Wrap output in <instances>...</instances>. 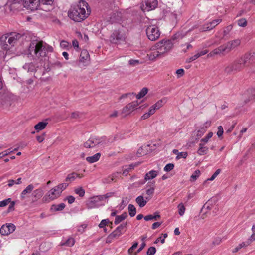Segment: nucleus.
I'll list each match as a JSON object with an SVG mask.
<instances>
[{
    "label": "nucleus",
    "mask_w": 255,
    "mask_h": 255,
    "mask_svg": "<svg viewBox=\"0 0 255 255\" xmlns=\"http://www.w3.org/2000/svg\"><path fill=\"white\" fill-rule=\"evenodd\" d=\"M29 53L35 59L44 57L48 52L53 51V48L42 41L33 40L29 47Z\"/></svg>",
    "instance_id": "f257e3e1"
},
{
    "label": "nucleus",
    "mask_w": 255,
    "mask_h": 255,
    "mask_svg": "<svg viewBox=\"0 0 255 255\" xmlns=\"http://www.w3.org/2000/svg\"><path fill=\"white\" fill-rule=\"evenodd\" d=\"M89 13L88 3L83 0H81L77 5L69 10L68 16L75 22H81L86 19Z\"/></svg>",
    "instance_id": "f03ea898"
},
{
    "label": "nucleus",
    "mask_w": 255,
    "mask_h": 255,
    "mask_svg": "<svg viewBox=\"0 0 255 255\" xmlns=\"http://www.w3.org/2000/svg\"><path fill=\"white\" fill-rule=\"evenodd\" d=\"M173 43L171 40H162L155 45V50L152 51L148 55L151 60L162 57L169 52L173 47Z\"/></svg>",
    "instance_id": "7ed1b4c3"
},
{
    "label": "nucleus",
    "mask_w": 255,
    "mask_h": 255,
    "mask_svg": "<svg viewBox=\"0 0 255 255\" xmlns=\"http://www.w3.org/2000/svg\"><path fill=\"white\" fill-rule=\"evenodd\" d=\"M240 44L241 41L239 39L229 41L211 51L207 55V57H211L217 55H225L239 46Z\"/></svg>",
    "instance_id": "20e7f679"
},
{
    "label": "nucleus",
    "mask_w": 255,
    "mask_h": 255,
    "mask_svg": "<svg viewBox=\"0 0 255 255\" xmlns=\"http://www.w3.org/2000/svg\"><path fill=\"white\" fill-rule=\"evenodd\" d=\"M250 63V55L245 54L233 63L228 65L225 68L227 74L235 73L242 70Z\"/></svg>",
    "instance_id": "39448f33"
},
{
    "label": "nucleus",
    "mask_w": 255,
    "mask_h": 255,
    "mask_svg": "<svg viewBox=\"0 0 255 255\" xmlns=\"http://www.w3.org/2000/svg\"><path fill=\"white\" fill-rule=\"evenodd\" d=\"M21 37L22 35L17 32L5 34L0 38L1 46L4 50H9L17 43Z\"/></svg>",
    "instance_id": "423d86ee"
},
{
    "label": "nucleus",
    "mask_w": 255,
    "mask_h": 255,
    "mask_svg": "<svg viewBox=\"0 0 255 255\" xmlns=\"http://www.w3.org/2000/svg\"><path fill=\"white\" fill-rule=\"evenodd\" d=\"M126 32L123 30H115L110 37V41L112 43L121 44L126 41Z\"/></svg>",
    "instance_id": "0eeeda50"
},
{
    "label": "nucleus",
    "mask_w": 255,
    "mask_h": 255,
    "mask_svg": "<svg viewBox=\"0 0 255 255\" xmlns=\"http://www.w3.org/2000/svg\"><path fill=\"white\" fill-rule=\"evenodd\" d=\"M146 35L150 40L155 41L159 38L160 32L156 26L149 25L146 28Z\"/></svg>",
    "instance_id": "6e6552de"
},
{
    "label": "nucleus",
    "mask_w": 255,
    "mask_h": 255,
    "mask_svg": "<svg viewBox=\"0 0 255 255\" xmlns=\"http://www.w3.org/2000/svg\"><path fill=\"white\" fill-rule=\"evenodd\" d=\"M40 0H23V6L25 8L31 11H34L40 8Z\"/></svg>",
    "instance_id": "1a4fd4ad"
},
{
    "label": "nucleus",
    "mask_w": 255,
    "mask_h": 255,
    "mask_svg": "<svg viewBox=\"0 0 255 255\" xmlns=\"http://www.w3.org/2000/svg\"><path fill=\"white\" fill-rule=\"evenodd\" d=\"M101 198L102 197H100V196H96L90 198L87 202V207L88 209H92L102 206Z\"/></svg>",
    "instance_id": "9d476101"
},
{
    "label": "nucleus",
    "mask_w": 255,
    "mask_h": 255,
    "mask_svg": "<svg viewBox=\"0 0 255 255\" xmlns=\"http://www.w3.org/2000/svg\"><path fill=\"white\" fill-rule=\"evenodd\" d=\"M90 55L86 50H83L81 52L78 65L79 66H85L89 63Z\"/></svg>",
    "instance_id": "9b49d317"
},
{
    "label": "nucleus",
    "mask_w": 255,
    "mask_h": 255,
    "mask_svg": "<svg viewBox=\"0 0 255 255\" xmlns=\"http://www.w3.org/2000/svg\"><path fill=\"white\" fill-rule=\"evenodd\" d=\"M138 105L139 104L137 101L130 103L123 108L122 113L126 116L128 115L137 109Z\"/></svg>",
    "instance_id": "f8f14e48"
},
{
    "label": "nucleus",
    "mask_w": 255,
    "mask_h": 255,
    "mask_svg": "<svg viewBox=\"0 0 255 255\" xmlns=\"http://www.w3.org/2000/svg\"><path fill=\"white\" fill-rule=\"evenodd\" d=\"M222 21L221 19H217L213 20L211 22H208L206 24L203 25L200 29V31H206L210 30L215 28L217 25H218Z\"/></svg>",
    "instance_id": "ddd939ff"
},
{
    "label": "nucleus",
    "mask_w": 255,
    "mask_h": 255,
    "mask_svg": "<svg viewBox=\"0 0 255 255\" xmlns=\"http://www.w3.org/2000/svg\"><path fill=\"white\" fill-rule=\"evenodd\" d=\"M15 229V226L13 224L3 225L0 229V233L2 235H8L12 233Z\"/></svg>",
    "instance_id": "4468645a"
},
{
    "label": "nucleus",
    "mask_w": 255,
    "mask_h": 255,
    "mask_svg": "<svg viewBox=\"0 0 255 255\" xmlns=\"http://www.w3.org/2000/svg\"><path fill=\"white\" fill-rule=\"evenodd\" d=\"M40 9L45 11H49L53 9L54 0H40Z\"/></svg>",
    "instance_id": "2eb2a0df"
},
{
    "label": "nucleus",
    "mask_w": 255,
    "mask_h": 255,
    "mask_svg": "<svg viewBox=\"0 0 255 255\" xmlns=\"http://www.w3.org/2000/svg\"><path fill=\"white\" fill-rule=\"evenodd\" d=\"M146 187L149 188L146 190V193L148 196L147 197H146V199L149 200L151 199L154 193V190L155 188V182H148L146 185Z\"/></svg>",
    "instance_id": "dca6fc26"
},
{
    "label": "nucleus",
    "mask_w": 255,
    "mask_h": 255,
    "mask_svg": "<svg viewBox=\"0 0 255 255\" xmlns=\"http://www.w3.org/2000/svg\"><path fill=\"white\" fill-rule=\"evenodd\" d=\"M100 143L101 141L100 139L94 137H91L88 140L84 143V146L86 148H93Z\"/></svg>",
    "instance_id": "f3484780"
},
{
    "label": "nucleus",
    "mask_w": 255,
    "mask_h": 255,
    "mask_svg": "<svg viewBox=\"0 0 255 255\" xmlns=\"http://www.w3.org/2000/svg\"><path fill=\"white\" fill-rule=\"evenodd\" d=\"M60 194L61 193L56 189V187H54L47 193L46 196L43 199H45L46 196H47L49 199L53 200L58 198L60 195Z\"/></svg>",
    "instance_id": "a211bd4d"
},
{
    "label": "nucleus",
    "mask_w": 255,
    "mask_h": 255,
    "mask_svg": "<svg viewBox=\"0 0 255 255\" xmlns=\"http://www.w3.org/2000/svg\"><path fill=\"white\" fill-rule=\"evenodd\" d=\"M248 98L246 95L244 96L245 104H247L250 102L253 101L255 99V87L249 89L247 91Z\"/></svg>",
    "instance_id": "6ab92c4d"
},
{
    "label": "nucleus",
    "mask_w": 255,
    "mask_h": 255,
    "mask_svg": "<svg viewBox=\"0 0 255 255\" xmlns=\"http://www.w3.org/2000/svg\"><path fill=\"white\" fill-rule=\"evenodd\" d=\"M145 9L147 11H150L154 9L158 4L157 0H145Z\"/></svg>",
    "instance_id": "aec40b11"
},
{
    "label": "nucleus",
    "mask_w": 255,
    "mask_h": 255,
    "mask_svg": "<svg viewBox=\"0 0 255 255\" xmlns=\"http://www.w3.org/2000/svg\"><path fill=\"white\" fill-rule=\"evenodd\" d=\"M166 102V100L165 98L159 100L150 107V109L155 113L156 111L161 108Z\"/></svg>",
    "instance_id": "412c9836"
},
{
    "label": "nucleus",
    "mask_w": 255,
    "mask_h": 255,
    "mask_svg": "<svg viewBox=\"0 0 255 255\" xmlns=\"http://www.w3.org/2000/svg\"><path fill=\"white\" fill-rule=\"evenodd\" d=\"M83 177V174H78L76 172H72L69 174L65 179L66 182H72L74 181L76 178H82Z\"/></svg>",
    "instance_id": "4be33fe9"
},
{
    "label": "nucleus",
    "mask_w": 255,
    "mask_h": 255,
    "mask_svg": "<svg viewBox=\"0 0 255 255\" xmlns=\"http://www.w3.org/2000/svg\"><path fill=\"white\" fill-rule=\"evenodd\" d=\"M34 187L33 184H29L28 185L25 189H24L22 192L20 194V198L22 200H24L26 198V195L27 194H30L33 189H34Z\"/></svg>",
    "instance_id": "5701e85b"
},
{
    "label": "nucleus",
    "mask_w": 255,
    "mask_h": 255,
    "mask_svg": "<svg viewBox=\"0 0 255 255\" xmlns=\"http://www.w3.org/2000/svg\"><path fill=\"white\" fill-rule=\"evenodd\" d=\"M158 174V171L156 170H152L147 172L144 177L145 181L153 179L157 177Z\"/></svg>",
    "instance_id": "b1692460"
},
{
    "label": "nucleus",
    "mask_w": 255,
    "mask_h": 255,
    "mask_svg": "<svg viewBox=\"0 0 255 255\" xmlns=\"http://www.w3.org/2000/svg\"><path fill=\"white\" fill-rule=\"evenodd\" d=\"M75 242V240L74 238L70 237L66 240H62V241L60 243V245L66 246L68 247H72Z\"/></svg>",
    "instance_id": "393cba45"
},
{
    "label": "nucleus",
    "mask_w": 255,
    "mask_h": 255,
    "mask_svg": "<svg viewBox=\"0 0 255 255\" xmlns=\"http://www.w3.org/2000/svg\"><path fill=\"white\" fill-rule=\"evenodd\" d=\"M199 149L197 153L199 155H204L207 154L208 151V148L205 146L204 143H200L199 144Z\"/></svg>",
    "instance_id": "a878e982"
},
{
    "label": "nucleus",
    "mask_w": 255,
    "mask_h": 255,
    "mask_svg": "<svg viewBox=\"0 0 255 255\" xmlns=\"http://www.w3.org/2000/svg\"><path fill=\"white\" fill-rule=\"evenodd\" d=\"M43 195V190L41 188H38L34 190L32 193V196L35 199H40Z\"/></svg>",
    "instance_id": "bb28decb"
},
{
    "label": "nucleus",
    "mask_w": 255,
    "mask_h": 255,
    "mask_svg": "<svg viewBox=\"0 0 255 255\" xmlns=\"http://www.w3.org/2000/svg\"><path fill=\"white\" fill-rule=\"evenodd\" d=\"M136 202L138 204L140 207H143L146 204L148 200H146V198L144 199L143 196L140 195L138 196L136 198Z\"/></svg>",
    "instance_id": "cd10ccee"
},
{
    "label": "nucleus",
    "mask_w": 255,
    "mask_h": 255,
    "mask_svg": "<svg viewBox=\"0 0 255 255\" xmlns=\"http://www.w3.org/2000/svg\"><path fill=\"white\" fill-rule=\"evenodd\" d=\"M128 217V214L126 212L123 213L120 215L116 216L114 221V223L116 225L118 224Z\"/></svg>",
    "instance_id": "c85d7f7f"
},
{
    "label": "nucleus",
    "mask_w": 255,
    "mask_h": 255,
    "mask_svg": "<svg viewBox=\"0 0 255 255\" xmlns=\"http://www.w3.org/2000/svg\"><path fill=\"white\" fill-rule=\"evenodd\" d=\"M47 124L48 123L46 122H39L38 124L35 125L34 128L37 132H38L44 129L47 125Z\"/></svg>",
    "instance_id": "c756f323"
},
{
    "label": "nucleus",
    "mask_w": 255,
    "mask_h": 255,
    "mask_svg": "<svg viewBox=\"0 0 255 255\" xmlns=\"http://www.w3.org/2000/svg\"><path fill=\"white\" fill-rule=\"evenodd\" d=\"M100 156V153H97L94 155L93 156L87 157L86 158V160L90 163H94L99 160Z\"/></svg>",
    "instance_id": "7c9ffc66"
},
{
    "label": "nucleus",
    "mask_w": 255,
    "mask_h": 255,
    "mask_svg": "<svg viewBox=\"0 0 255 255\" xmlns=\"http://www.w3.org/2000/svg\"><path fill=\"white\" fill-rule=\"evenodd\" d=\"M23 68L28 72H34L36 70V67L33 63H28L24 64Z\"/></svg>",
    "instance_id": "2f4dec72"
},
{
    "label": "nucleus",
    "mask_w": 255,
    "mask_h": 255,
    "mask_svg": "<svg viewBox=\"0 0 255 255\" xmlns=\"http://www.w3.org/2000/svg\"><path fill=\"white\" fill-rule=\"evenodd\" d=\"M160 218V215L159 213L155 212L154 215H148L144 217V220L146 221L149 220H157Z\"/></svg>",
    "instance_id": "473e14b6"
},
{
    "label": "nucleus",
    "mask_w": 255,
    "mask_h": 255,
    "mask_svg": "<svg viewBox=\"0 0 255 255\" xmlns=\"http://www.w3.org/2000/svg\"><path fill=\"white\" fill-rule=\"evenodd\" d=\"M117 173H114L108 177L103 179V182L105 184H110L113 181H115V178L117 177Z\"/></svg>",
    "instance_id": "72a5a7b5"
},
{
    "label": "nucleus",
    "mask_w": 255,
    "mask_h": 255,
    "mask_svg": "<svg viewBox=\"0 0 255 255\" xmlns=\"http://www.w3.org/2000/svg\"><path fill=\"white\" fill-rule=\"evenodd\" d=\"M65 204L62 203L58 205H53L51 206V209L56 211H61L65 208Z\"/></svg>",
    "instance_id": "f704fd0d"
},
{
    "label": "nucleus",
    "mask_w": 255,
    "mask_h": 255,
    "mask_svg": "<svg viewBox=\"0 0 255 255\" xmlns=\"http://www.w3.org/2000/svg\"><path fill=\"white\" fill-rule=\"evenodd\" d=\"M122 234L117 229H115L113 232H112L109 236L108 238L109 239L112 240L114 238L119 237Z\"/></svg>",
    "instance_id": "c9c22d12"
},
{
    "label": "nucleus",
    "mask_w": 255,
    "mask_h": 255,
    "mask_svg": "<svg viewBox=\"0 0 255 255\" xmlns=\"http://www.w3.org/2000/svg\"><path fill=\"white\" fill-rule=\"evenodd\" d=\"M128 209L129 215L131 217L134 216L136 213V208L135 207V206L132 204H129L128 205Z\"/></svg>",
    "instance_id": "e433bc0d"
},
{
    "label": "nucleus",
    "mask_w": 255,
    "mask_h": 255,
    "mask_svg": "<svg viewBox=\"0 0 255 255\" xmlns=\"http://www.w3.org/2000/svg\"><path fill=\"white\" fill-rule=\"evenodd\" d=\"M148 92V89L147 88H143L140 91V92L136 95V97L137 99H141Z\"/></svg>",
    "instance_id": "4c0bfd02"
},
{
    "label": "nucleus",
    "mask_w": 255,
    "mask_h": 255,
    "mask_svg": "<svg viewBox=\"0 0 255 255\" xmlns=\"http://www.w3.org/2000/svg\"><path fill=\"white\" fill-rule=\"evenodd\" d=\"M201 174L200 171L199 170H196L194 171V172L192 174L190 177L191 181H195L197 178H198Z\"/></svg>",
    "instance_id": "58836bf2"
},
{
    "label": "nucleus",
    "mask_w": 255,
    "mask_h": 255,
    "mask_svg": "<svg viewBox=\"0 0 255 255\" xmlns=\"http://www.w3.org/2000/svg\"><path fill=\"white\" fill-rule=\"evenodd\" d=\"M74 191L80 197H83L85 193V190L82 187L77 188L75 189Z\"/></svg>",
    "instance_id": "ea45409f"
},
{
    "label": "nucleus",
    "mask_w": 255,
    "mask_h": 255,
    "mask_svg": "<svg viewBox=\"0 0 255 255\" xmlns=\"http://www.w3.org/2000/svg\"><path fill=\"white\" fill-rule=\"evenodd\" d=\"M139 164H137L136 165H133L131 164L127 168L125 169L123 171V175L124 176H127L129 172L134 168V167L137 165H138Z\"/></svg>",
    "instance_id": "a19ab883"
},
{
    "label": "nucleus",
    "mask_w": 255,
    "mask_h": 255,
    "mask_svg": "<svg viewBox=\"0 0 255 255\" xmlns=\"http://www.w3.org/2000/svg\"><path fill=\"white\" fill-rule=\"evenodd\" d=\"M68 183H63L59 184L58 185L55 186L56 187V189L58 190V191L61 193L63 190L65 189L66 187L68 186Z\"/></svg>",
    "instance_id": "79ce46f5"
},
{
    "label": "nucleus",
    "mask_w": 255,
    "mask_h": 255,
    "mask_svg": "<svg viewBox=\"0 0 255 255\" xmlns=\"http://www.w3.org/2000/svg\"><path fill=\"white\" fill-rule=\"evenodd\" d=\"M179 214L180 216H183L185 211V207L183 203H180L178 206Z\"/></svg>",
    "instance_id": "37998d69"
},
{
    "label": "nucleus",
    "mask_w": 255,
    "mask_h": 255,
    "mask_svg": "<svg viewBox=\"0 0 255 255\" xmlns=\"http://www.w3.org/2000/svg\"><path fill=\"white\" fill-rule=\"evenodd\" d=\"M154 113L150 109H149V111L147 113H145L141 117V120H145L148 119L149 117H150L151 115H153Z\"/></svg>",
    "instance_id": "c03bdc74"
},
{
    "label": "nucleus",
    "mask_w": 255,
    "mask_h": 255,
    "mask_svg": "<svg viewBox=\"0 0 255 255\" xmlns=\"http://www.w3.org/2000/svg\"><path fill=\"white\" fill-rule=\"evenodd\" d=\"M127 224V223L121 224L120 226L117 227L116 229L121 232V233L122 234L124 232L126 231Z\"/></svg>",
    "instance_id": "a18cd8bd"
},
{
    "label": "nucleus",
    "mask_w": 255,
    "mask_h": 255,
    "mask_svg": "<svg viewBox=\"0 0 255 255\" xmlns=\"http://www.w3.org/2000/svg\"><path fill=\"white\" fill-rule=\"evenodd\" d=\"M110 223V221L108 219L102 220L99 225V227L100 228H104L106 225Z\"/></svg>",
    "instance_id": "49530a36"
},
{
    "label": "nucleus",
    "mask_w": 255,
    "mask_h": 255,
    "mask_svg": "<svg viewBox=\"0 0 255 255\" xmlns=\"http://www.w3.org/2000/svg\"><path fill=\"white\" fill-rule=\"evenodd\" d=\"M174 167V165L172 163L167 164L164 168V170L166 172L171 171Z\"/></svg>",
    "instance_id": "de8ad7c7"
},
{
    "label": "nucleus",
    "mask_w": 255,
    "mask_h": 255,
    "mask_svg": "<svg viewBox=\"0 0 255 255\" xmlns=\"http://www.w3.org/2000/svg\"><path fill=\"white\" fill-rule=\"evenodd\" d=\"M10 202H11V198H8V199L3 200L0 202V207H2L6 206Z\"/></svg>",
    "instance_id": "09e8293b"
},
{
    "label": "nucleus",
    "mask_w": 255,
    "mask_h": 255,
    "mask_svg": "<svg viewBox=\"0 0 255 255\" xmlns=\"http://www.w3.org/2000/svg\"><path fill=\"white\" fill-rule=\"evenodd\" d=\"M156 251V248L154 247H150L147 250V254L148 255H154Z\"/></svg>",
    "instance_id": "8fccbe9b"
},
{
    "label": "nucleus",
    "mask_w": 255,
    "mask_h": 255,
    "mask_svg": "<svg viewBox=\"0 0 255 255\" xmlns=\"http://www.w3.org/2000/svg\"><path fill=\"white\" fill-rule=\"evenodd\" d=\"M187 156V153L186 152H179L178 155L176 156L177 159H179L182 158H186Z\"/></svg>",
    "instance_id": "3c124183"
},
{
    "label": "nucleus",
    "mask_w": 255,
    "mask_h": 255,
    "mask_svg": "<svg viewBox=\"0 0 255 255\" xmlns=\"http://www.w3.org/2000/svg\"><path fill=\"white\" fill-rule=\"evenodd\" d=\"M146 154V152L145 151H144V149L143 147H140L137 152V155L138 156H142L145 154Z\"/></svg>",
    "instance_id": "603ef678"
},
{
    "label": "nucleus",
    "mask_w": 255,
    "mask_h": 255,
    "mask_svg": "<svg viewBox=\"0 0 255 255\" xmlns=\"http://www.w3.org/2000/svg\"><path fill=\"white\" fill-rule=\"evenodd\" d=\"M247 21L245 19H241L238 21V24L241 27H245L247 25Z\"/></svg>",
    "instance_id": "864d4df0"
},
{
    "label": "nucleus",
    "mask_w": 255,
    "mask_h": 255,
    "mask_svg": "<svg viewBox=\"0 0 255 255\" xmlns=\"http://www.w3.org/2000/svg\"><path fill=\"white\" fill-rule=\"evenodd\" d=\"M205 131H206L205 130V129H202V128L201 127L197 132V138L199 139L201 136H202L204 133L205 132Z\"/></svg>",
    "instance_id": "5fc2aeb1"
},
{
    "label": "nucleus",
    "mask_w": 255,
    "mask_h": 255,
    "mask_svg": "<svg viewBox=\"0 0 255 255\" xmlns=\"http://www.w3.org/2000/svg\"><path fill=\"white\" fill-rule=\"evenodd\" d=\"M211 125V121H206L204 124L201 127L202 128V129H205V131H206L207 129L209 127H210Z\"/></svg>",
    "instance_id": "6e6d98bb"
},
{
    "label": "nucleus",
    "mask_w": 255,
    "mask_h": 255,
    "mask_svg": "<svg viewBox=\"0 0 255 255\" xmlns=\"http://www.w3.org/2000/svg\"><path fill=\"white\" fill-rule=\"evenodd\" d=\"M138 243L137 242H135L133 245L128 249V253L129 254H131L133 251V250L136 249L138 246Z\"/></svg>",
    "instance_id": "4d7b16f0"
},
{
    "label": "nucleus",
    "mask_w": 255,
    "mask_h": 255,
    "mask_svg": "<svg viewBox=\"0 0 255 255\" xmlns=\"http://www.w3.org/2000/svg\"><path fill=\"white\" fill-rule=\"evenodd\" d=\"M223 128L222 126H220L218 127V131L217 134L219 137H221L223 134Z\"/></svg>",
    "instance_id": "13d9d810"
},
{
    "label": "nucleus",
    "mask_w": 255,
    "mask_h": 255,
    "mask_svg": "<svg viewBox=\"0 0 255 255\" xmlns=\"http://www.w3.org/2000/svg\"><path fill=\"white\" fill-rule=\"evenodd\" d=\"M9 203H10V204L8 208V212L13 211L14 210V205L15 204V202L14 201H12L11 200Z\"/></svg>",
    "instance_id": "bf43d9fd"
},
{
    "label": "nucleus",
    "mask_w": 255,
    "mask_h": 255,
    "mask_svg": "<svg viewBox=\"0 0 255 255\" xmlns=\"http://www.w3.org/2000/svg\"><path fill=\"white\" fill-rule=\"evenodd\" d=\"M45 133H43L40 135H38L36 136L37 140L39 142H42L45 139Z\"/></svg>",
    "instance_id": "052dcab7"
},
{
    "label": "nucleus",
    "mask_w": 255,
    "mask_h": 255,
    "mask_svg": "<svg viewBox=\"0 0 255 255\" xmlns=\"http://www.w3.org/2000/svg\"><path fill=\"white\" fill-rule=\"evenodd\" d=\"M66 199L67 200L68 203L72 204L74 202L75 199L72 196H68L66 197Z\"/></svg>",
    "instance_id": "680f3d73"
},
{
    "label": "nucleus",
    "mask_w": 255,
    "mask_h": 255,
    "mask_svg": "<svg viewBox=\"0 0 255 255\" xmlns=\"http://www.w3.org/2000/svg\"><path fill=\"white\" fill-rule=\"evenodd\" d=\"M176 73L178 75V77H181L184 74V70L183 69H179L176 70Z\"/></svg>",
    "instance_id": "e2e57ef3"
},
{
    "label": "nucleus",
    "mask_w": 255,
    "mask_h": 255,
    "mask_svg": "<svg viewBox=\"0 0 255 255\" xmlns=\"http://www.w3.org/2000/svg\"><path fill=\"white\" fill-rule=\"evenodd\" d=\"M139 63V60L131 59L129 61V64L131 65H136Z\"/></svg>",
    "instance_id": "0e129e2a"
},
{
    "label": "nucleus",
    "mask_w": 255,
    "mask_h": 255,
    "mask_svg": "<svg viewBox=\"0 0 255 255\" xmlns=\"http://www.w3.org/2000/svg\"><path fill=\"white\" fill-rule=\"evenodd\" d=\"M112 195V193H108L105 195H100V197H102L101 198V200H103L104 199H107L110 197H111Z\"/></svg>",
    "instance_id": "69168bd1"
},
{
    "label": "nucleus",
    "mask_w": 255,
    "mask_h": 255,
    "mask_svg": "<svg viewBox=\"0 0 255 255\" xmlns=\"http://www.w3.org/2000/svg\"><path fill=\"white\" fill-rule=\"evenodd\" d=\"M161 225V223H160V222H155L152 224V229H155L159 227Z\"/></svg>",
    "instance_id": "338daca9"
},
{
    "label": "nucleus",
    "mask_w": 255,
    "mask_h": 255,
    "mask_svg": "<svg viewBox=\"0 0 255 255\" xmlns=\"http://www.w3.org/2000/svg\"><path fill=\"white\" fill-rule=\"evenodd\" d=\"M79 117V113L78 112H74L72 113L71 115V118L76 119Z\"/></svg>",
    "instance_id": "774afa93"
}]
</instances>
